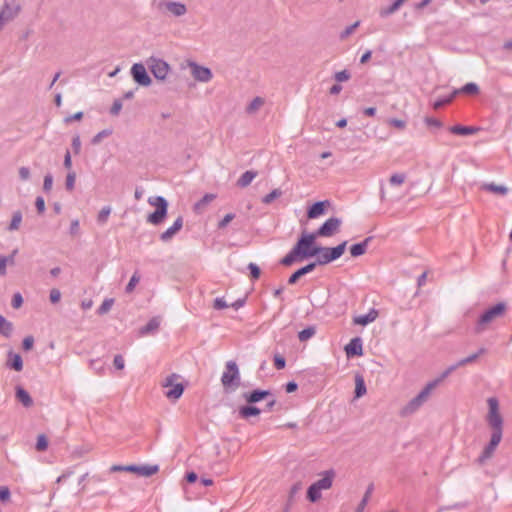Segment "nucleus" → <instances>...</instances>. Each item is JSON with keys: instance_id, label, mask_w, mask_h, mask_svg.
<instances>
[{"instance_id": "56", "label": "nucleus", "mask_w": 512, "mask_h": 512, "mask_svg": "<svg viewBox=\"0 0 512 512\" xmlns=\"http://www.w3.org/2000/svg\"><path fill=\"white\" fill-rule=\"evenodd\" d=\"M248 269L250 271V275L253 280H256L260 277V273H261L260 268L255 263H249Z\"/></svg>"}, {"instance_id": "35", "label": "nucleus", "mask_w": 512, "mask_h": 512, "mask_svg": "<svg viewBox=\"0 0 512 512\" xmlns=\"http://www.w3.org/2000/svg\"><path fill=\"white\" fill-rule=\"evenodd\" d=\"M260 412L261 410L258 407L252 405L242 406L239 409V414L242 418L257 416L260 414Z\"/></svg>"}, {"instance_id": "24", "label": "nucleus", "mask_w": 512, "mask_h": 512, "mask_svg": "<svg viewBox=\"0 0 512 512\" xmlns=\"http://www.w3.org/2000/svg\"><path fill=\"white\" fill-rule=\"evenodd\" d=\"M378 311L374 308L370 309L367 314L359 315L354 318V323L357 325L366 326L376 320Z\"/></svg>"}, {"instance_id": "26", "label": "nucleus", "mask_w": 512, "mask_h": 512, "mask_svg": "<svg viewBox=\"0 0 512 512\" xmlns=\"http://www.w3.org/2000/svg\"><path fill=\"white\" fill-rule=\"evenodd\" d=\"M16 398L26 408L33 405V399L30 394L21 386L16 387Z\"/></svg>"}, {"instance_id": "40", "label": "nucleus", "mask_w": 512, "mask_h": 512, "mask_svg": "<svg viewBox=\"0 0 512 512\" xmlns=\"http://www.w3.org/2000/svg\"><path fill=\"white\" fill-rule=\"evenodd\" d=\"M454 98H455V95H454V92L452 91V93L450 95H448L446 97H441V98H438L437 100H435L432 103V107H433V109L438 110V109L442 108L443 106L450 104Z\"/></svg>"}, {"instance_id": "59", "label": "nucleus", "mask_w": 512, "mask_h": 512, "mask_svg": "<svg viewBox=\"0 0 512 512\" xmlns=\"http://www.w3.org/2000/svg\"><path fill=\"white\" fill-rule=\"evenodd\" d=\"M11 496L10 490L7 486H1L0 487V501L2 503H5L9 501Z\"/></svg>"}, {"instance_id": "3", "label": "nucleus", "mask_w": 512, "mask_h": 512, "mask_svg": "<svg viewBox=\"0 0 512 512\" xmlns=\"http://www.w3.org/2000/svg\"><path fill=\"white\" fill-rule=\"evenodd\" d=\"M335 477L334 470L330 469L322 474V478L312 483L307 490V499L315 503L321 498V491L327 490L332 487L333 479Z\"/></svg>"}, {"instance_id": "38", "label": "nucleus", "mask_w": 512, "mask_h": 512, "mask_svg": "<svg viewBox=\"0 0 512 512\" xmlns=\"http://www.w3.org/2000/svg\"><path fill=\"white\" fill-rule=\"evenodd\" d=\"M407 0H395L389 7L380 11L381 17H387L395 13Z\"/></svg>"}, {"instance_id": "16", "label": "nucleus", "mask_w": 512, "mask_h": 512, "mask_svg": "<svg viewBox=\"0 0 512 512\" xmlns=\"http://www.w3.org/2000/svg\"><path fill=\"white\" fill-rule=\"evenodd\" d=\"M502 435L498 433H492L489 443L484 447L482 453L477 459L479 464L485 463L486 460L492 457L497 446L501 442Z\"/></svg>"}, {"instance_id": "42", "label": "nucleus", "mask_w": 512, "mask_h": 512, "mask_svg": "<svg viewBox=\"0 0 512 512\" xmlns=\"http://www.w3.org/2000/svg\"><path fill=\"white\" fill-rule=\"evenodd\" d=\"M22 221V213L20 211H16L13 213L11 222L9 224L8 230L14 231L17 230Z\"/></svg>"}, {"instance_id": "10", "label": "nucleus", "mask_w": 512, "mask_h": 512, "mask_svg": "<svg viewBox=\"0 0 512 512\" xmlns=\"http://www.w3.org/2000/svg\"><path fill=\"white\" fill-rule=\"evenodd\" d=\"M21 11V4L18 0H4L0 10V21L5 24L14 20Z\"/></svg>"}, {"instance_id": "17", "label": "nucleus", "mask_w": 512, "mask_h": 512, "mask_svg": "<svg viewBox=\"0 0 512 512\" xmlns=\"http://www.w3.org/2000/svg\"><path fill=\"white\" fill-rule=\"evenodd\" d=\"M348 357L361 356L363 354V343L360 337H355L345 346Z\"/></svg>"}, {"instance_id": "19", "label": "nucleus", "mask_w": 512, "mask_h": 512, "mask_svg": "<svg viewBox=\"0 0 512 512\" xmlns=\"http://www.w3.org/2000/svg\"><path fill=\"white\" fill-rule=\"evenodd\" d=\"M271 395L272 394L269 390L255 389L251 392L244 393L243 397L247 403L254 404Z\"/></svg>"}, {"instance_id": "39", "label": "nucleus", "mask_w": 512, "mask_h": 512, "mask_svg": "<svg viewBox=\"0 0 512 512\" xmlns=\"http://www.w3.org/2000/svg\"><path fill=\"white\" fill-rule=\"evenodd\" d=\"M366 393V385L362 376L357 375L355 378V397L360 398Z\"/></svg>"}, {"instance_id": "47", "label": "nucleus", "mask_w": 512, "mask_h": 512, "mask_svg": "<svg viewBox=\"0 0 512 512\" xmlns=\"http://www.w3.org/2000/svg\"><path fill=\"white\" fill-rule=\"evenodd\" d=\"M373 489H374L373 484H370L367 487L366 492H365L362 500L360 501V503L357 506L359 508V510H364L365 509V507H366V505H367V503H368V501L370 499V496H371V494L373 492Z\"/></svg>"}, {"instance_id": "52", "label": "nucleus", "mask_w": 512, "mask_h": 512, "mask_svg": "<svg viewBox=\"0 0 512 512\" xmlns=\"http://www.w3.org/2000/svg\"><path fill=\"white\" fill-rule=\"evenodd\" d=\"M52 186H53V176H52V174L47 173L44 176L43 191L45 193H49L51 191V189H52Z\"/></svg>"}, {"instance_id": "20", "label": "nucleus", "mask_w": 512, "mask_h": 512, "mask_svg": "<svg viewBox=\"0 0 512 512\" xmlns=\"http://www.w3.org/2000/svg\"><path fill=\"white\" fill-rule=\"evenodd\" d=\"M6 366L10 369L20 372L23 369V360L20 354L9 351L7 355Z\"/></svg>"}, {"instance_id": "54", "label": "nucleus", "mask_w": 512, "mask_h": 512, "mask_svg": "<svg viewBox=\"0 0 512 512\" xmlns=\"http://www.w3.org/2000/svg\"><path fill=\"white\" fill-rule=\"evenodd\" d=\"M22 304H23V297H22L21 293L16 292L12 297L11 305L14 309H18L22 306Z\"/></svg>"}, {"instance_id": "49", "label": "nucleus", "mask_w": 512, "mask_h": 512, "mask_svg": "<svg viewBox=\"0 0 512 512\" xmlns=\"http://www.w3.org/2000/svg\"><path fill=\"white\" fill-rule=\"evenodd\" d=\"M406 175L404 173H395L391 175L389 182L393 186H399L404 183Z\"/></svg>"}, {"instance_id": "46", "label": "nucleus", "mask_w": 512, "mask_h": 512, "mask_svg": "<svg viewBox=\"0 0 512 512\" xmlns=\"http://www.w3.org/2000/svg\"><path fill=\"white\" fill-rule=\"evenodd\" d=\"M110 213H111V207L104 206L98 213L97 222L102 225L105 224L108 220Z\"/></svg>"}, {"instance_id": "44", "label": "nucleus", "mask_w": 512, "mask_h": 512, "mask_svg": "<svg viewBox=\"0 0 512 512\" xmlns=\"http://www.w3.org/2000/svg\"><path fill=\"white\" fill-rule=\"evenodd\" d=\"M140 281V275L138 271H135L132 277L130 278L128 284L126 285L125 291L126 293H131L135 289L136 285Z\"/></svg>"}, {"instance_id": "9", "label": "nucleus", "mask_w": 512, "mask_h": 512, "mask_svg": "<svg viewBox=\"0 0 512 512\" xmlns=\"http://www.w3.org/2000/svg\"><path fill=\"white\" fill-rule=\"evenodd\" d=\"M179 378L180 376L178 374L172 373L167 376L162 383L164 388H168L164 394L169 400H178L184 392L185 387L182 383H174L175 380H178Z\"/></svg>"}, {"instance_id": "33", "label": "nucleus", "mask_w": 512, "mask_h": 512, "mask_svg": "<svg viewBox=\"0 0 512 512\" xmlns=\"http://www.w3.org/2000/svg\"><path fill=\"white\" fill-rule=\"evenodd\" d=\"M482 189L492 192V193H495V194L502 195V196H504L508 193V188L506 186L497 185L495 183L483 184Z\"/></svg>"}, {"instance_id": "57", "label": "nucleus", "mask_w": 512, "mask_h": 512, "mask_svg": "<svg viewBox=\"0 0 512 512\" xmlns=\"http://www.w3.org/2000/svg\"><path fill=\"white\" fill-rule=\"evenodd\" d=\"M350 73L347 70L336 72L334 78L337 82H344L350 79Z\"/></svg>"}, {"instance_id": "36", "label": "nucleus", "mask_w": 512, "mask_h": 512, "mask_svg": "<svg viewBox=\"0 0 512 512\" xmlns=\"http://www.w3.org/2000/svg\"><path fill=\"white\" fill-rule=\"evenodd\" d=\"M265 101L262 97H255L246 107V113L247 114H255L260 107L264 105Z\"/></svg>"}, {"instance_id": "29", "label": "nucleus", "mask_w": 512, "mask_h": 512, "mask_svg": "<svg viewBox=\"0 0 512 512\" xmlns=\"http://www.w3.org/2000/svg\"><path fill=\"white\" fill-rule=\"evenodd\" d=\"M165 6L174 16H182L187 11L186 6L180 2H166Z\"/></svg>"}, {"instance_id": "43", "label": "nucleus", "mask_w": 512, "mask_h": 512, "mask_svg": "<svg viewBox=\"0 0 512 512\" xmlns=\"http://www.w3.org/2000/svg\"><path fill=\"white\" fill-rule=\"evenodd\" d=\"M113 304H114V299H112V298L105 299L102 302V304L99 306V308L97 309V313L99 315L106 314L107 312L110 311V309L112 308Z\"/></svg>"}, {"instance_id": "51", "label": "nucleus", "mask_w": 512, "mask_h": 512, "mask_svg": "<svg viewBox=\"0 0 512 512\" xmlns=\"http://www.w3.org/2000/svg\"><path fill=\"white\" fill-rule=\"evenodd\" d=\"M76 174L70 171L66 176L65 187L68 191H72L75 186Z\"/></svg>"}, {"instance_id": "1", "label": "nucleus", "mask_w": 512, "mask_h": 512, "mask_svg": "<svg viewBox=\"0 0 512 512\" xmlns=\"http://www.w3.org/2000/svg\"><path fill=\"white\" fill-rule=\"evenodd\" d=\"M443 380L444 379H442V376L440 375L438 378L427 383L426 386L400 410V416L407 417L418 411L428 400L432 390L435 389Z\"/></svg>"}, {"instance_id": "50", "label": "nucleus", "mask_w": 512, "mask_h": 512, "mask_svg": "<svg viewBox=\"0 0 512 512\" xmlns=\"http://www.w3.org/2000/svg\"><path fill=\"white\" fill-rule=\"evenodd\" d=\"M48 447V440L46 438V436L44 434H40L38 437H37V442H36V450L37 451H45Z\"/></svg>"}, {"instance_id": "11", "label": "nucleus", "mask_w": 512, "mask_h": 512, "mask_svg": "<svg viewBox=\"0 0 512 512\" xmlns=\"http://www.w3.org/2000/svg\"><path fill=\"white\" fill-rule=\"evenodd\" d=\"M147 65L153 76L158 80H164L170 70V66L166 61L155 57H150L147 60Z\"/></svg>"}, {"instance_id": "45", "label": "nucleus", "mask_w": 512, "mask_h": 512, "mask_svg": "<svg viewBox=\"0 0 512 512\" xmlns=\"http://www.w3.org/2000/svg\"><path fill=\"white\" fill-rule=\"evenodd\" d=\"M283 192L280 189H273L270 193L262 198L264 204L272 203L276 198L280 197Z\"/></svg>"}, {"instance_id": "28", "label": "nucleus", "mask_w": 512, "mask_h": 512, "mask_svg": "<svg viewBox=\"0 0 512 512\" xmlns=\"http://www.w3.org/2000/svg\"><path fill=\"white\" fill-rule=\"evenodd\" d=\"M478 131L477 127L473 126H462V125H454L450 127V132L455 135H472L475 134Z\"/></svg>"}, {"instance_id": "58", "label": "nucleus", "mask_w": 512, "mask_h": 512, "mask_svg": "<svg viewBox=\"0 0 512 512\" xmlns=\"http://www.w3.org/2000/svg\"><path fill=\"white\" fill-rule=\"evenodd\" d=\"M359 26V22H355L354 24L346 27L340 34L341 39L347 38L349 35H351L354 30Z\"/></svg>"}, {"instance_id": "37", "label": "nucleus", "mask_w": 512, "mask_h": 512, "mask_svg": "<svg viewBox=\"0 0 512 512\" xmlns=\"http://www.w3.org/2000/svg\"><path fill=\"white\" fill-rule=\"evenodd\" d=\"M159 470L158 465H138L139 476L149 477L157 473Z\"/></svg>"}, {"instance_id": "63", "label": "nucleus", "mask_w": 512, "mask_h": 512, "mask_svg": "<svg viewBox=\"0 0 512 512\" xmlns=\"http://www.w3.org/2000/svg\"><path fill=\"white\" fill-rule=\"evenodd\" d=\"M424 121H425L426 125L429 127H435V128L442 127L441 121L434 117H426Z\"/></svg>"}, {"instance_id": "18", "label": "nucleus", "mask_w": 512, "mask_h": 512, "mask_svg": "<svg viewBox=\"0 0 512 512\" xmlns=\"http://www.w3.org/2000/svg\"><path fill=\"white\" fill-rule=\"evenodd\" d=\"M183 227V218L179 216L172 226L160 234V240L163 242H169L176 233H178Z\"/></svg>"}, {"instance_id": "2", "label": "nucleus", "mask_w": 512, "mask_h": 512, "mask_svg": "<svg viewBox=\"0 0 512 512\" xmlns=\"http://www.w3.org/2000/svg\"><path fill=\"white\" fill-rule=\"evenodd\" d=\"M507 306L503 302H499L494 306L485 310L478 318L475 324V332L480 334L487 330L489 324L495 319L502 317L506 312Z\"/></svg>"}, {"instance_id": "41", "label": "nucleus", "mask_w": 512, "mask_h": 512, "mask_svg": "<svg viewBox=\"0 0 512 512\" xmlns=\"http://www.w3.org/2000/svg\"><path fill=\"white\" fill-rule=\"evenodd\" d=\"M316 333V329L314 326H309L298 333V338L301 342H305L308 339L312 338Z\"/></svg>"}, {"instance_id": "6", "label": "nucleus", "mask_w": 512, "mask_h": 512, "mask_svg": "<svg viewBox=\"0 0 512 512\" xmlns=\"http://www.w3.org/2000/svg\"><path fill=\"white\" fill-rule=\"evenodd\" d=\"M150 205L156 207L155 211L148 215L147 221L153 225L161 224L167 216L168 202L162 196L150 197Z\"/></svg>"}, {"instance_id": "4", "label": "nucleus", "mask_w": 512, "mask_h": 512, "mask_svg": "<svg viewBox=\"0 0 512 512\" xmlns=\"http://www.w3.org/2000/svg\"><path fill=\"white\" fill-rule=\"evenodd\" d=\"M240 372L235 361L226 362L225 370L221 376V383L225 389L236 390L240 386Z\"/></svg>"}, {"instance_id": "48", "label": "nucleus", "mask_w": 512, "mask_h": 512, "mask_svg": "<svg viewBox=\"0 0 512 512\" xmlns=\"http://www.w3.org/2000/svg\"><path fill=\"white\" fill-rule=\"evenodd\" d=\"M112 134V130L111 129H104L100 132H98L91 140V143L96 145L98 143H100L102 141V139L110 136Z\"/></svg>"}, {"instance_id": "61", "label": "nucleus", "mask_w": 512, "mask_h": 512, "mask_svg": "<svg viewBox=\"0 0 512 512\" xmlns=\"http://www.w3.org/2000/svg\"><path fill=\"white\" fill-rule=\"evenodd\" d=\"M388 123H389V125L397 128V129H401V130L406 127V122L404 120L397 119V118L389 119Z\"/></svg>"}, {"instance_id": "60", "label": "nucleus", "mask_w": 512, "mask_h": 512, "mask_svg": "<svg viewBox=\"0 0 512 512\" xmlns=\"http://www.w3.org/2000/svg\"><path fill=\"white\" fill-rule=\"evenodd\" d=\"M79 231H80V223H79V220L78 219H74L71 221V224H70V228H69V233L72 235V236H76L79 234Z\"/></svg>"}, {"instance_id": "5", "label": "nucleus", "mask_w": 512, "mask_h": 512, "mask_svg": "<svg viewBox=\"0 0 512 512\" xmlns=\"http://www.w3.org/2000/svg\"><path fill=\"white\" fill-rule=\"evenodd\" d=\"M346 245L347 241H343L336 247H319V254L316 255L317 259L314 263H317V265H326L337 260L343 255Z\"/></svg>"}, {"instance_id": "25", "label": "nucleus", "mask_w": 512, "mask_h": 512, "mask_svg": "<svg viewBox=\"0 0 512 512\" xmlns=\"http://www.w3.org/2000/svg\"><path fill=\"white\" fill-rule=\"evenodd\" d=\"M479 91H480L479 86L476 83H474V82L466 83L461 88L453 90L455 97L458 94H465V95L474 96V95H477L479 93Z\"/></svg>"}, {"instance_id": "32", "label": "nucleus", "mask_w": 512, "mask_h": 512, "mask_svg": "<svg viewBox=\"0 0 512 512\" xmlns=\"http://www.w3.org/2000/svg\"><path fill=\"white\" fill-rule=\"evenodd\" d=\"M13 331V324L0 314V335L9 338Z\"/></svg>"}, {"instance_id": "30", "label": "nucleus", "mask_w": 512, "mask_h": 512, "mask_svg": "<svg viewBox=\"0 0 512 512\" xmlns=\"http://www.w3.org/2000/svg\"><path fill=\"white\" fill-rule=\"evenodd\" d=\"M17 249L13 250V252L11 253V255L9 256H0V275L1 276H5L7 271H6V266L7 264H11L13 265L14 262H15V255L17 254Z\"/></svg>"}, {"instance_id": "15", "label": "nucleus", "mask_w": 512, "mask_h": 512, "mask_svg": "<svg viewBox=\"0 0 512 512\" xmlns=\"http://www.w3.org/2000/svg\"><path fill=\"white\" fill-rule=\"evenodd\" d=\"M486 352L485 348H480L476 353L471 354L461 360H459L457 363L450 365L447 369H445L442 373V379H446L452 372H454L457 368L470 364L474 361H476L481 355H483Z\"/></svg>"}, {"instance_id": "62", "label": "nucleus", "mask_w": 512, "mask_h": 512, "mask_svg": "<svg viewBox=\"0 0 512 512\" xmlns=\"http://www.w3.org/2000/svg\"><path fill=\"white\" fill-rule=\"evenodd\" d=\"M113 364L116 369L122 370L125 367V361L122 355L118 354L114 356Z\"/></svg>"}, {"instance_id": "14", "label": "nucleus", "mask_w": 512, "mask_h": 512, "mask_svg": "<svg viewBox=\"0 0 512 512\" xmlns=\"http://www.w3.org/2000/svg\"><path fill=\"white\" fill-rule=\"evenodd\" d=\"M133 80L140 86L147 87L151 84V78L142 63H135L131 67Z\"/></svg>"}, {"instance_id": "53", "label": "nucleus", "mask_w": 512, "mask_h": 512, "mask_svg": "<svg viewBox=\"0 0 512 512\" xmlns=\"http://www.w3.org/2000/svg\"><path fill=\"white\" fill-rule=\"evenodd\" d=\"M235 218L234 213H228L226 214L218 223L217 227L218 229L225 228L233 219Z\"/></svg>"}, {"instance_id": "34", "label": "nucleus", "mask_w": 512, "mask_h": 512, "mask_svg": "<svg viewBox=\"0 0 512 512\" xmlns=\"http://www.w3.org/2000/svg\"><path fill=\"white\" fill-rule=\"evenodd\" d=\"M298 257H301V254L298 251V248L293 247L292 250L280 260V264L284 266H290L297 260Z\"/></svg>"}, {"instance_id": "31", "label": "nucleus", "mask_w": 512, "mask_h": 512, "mask_svg": "<svg viewBox=\"0 0 512 512\" xmlns=\"http://www.w3.org/2000/svg\"><path fill=\"white\" fill-rule=\"evenodd\" d=\"M257 176L256 171H246L244 172L240 178L237 180V185L241 188H245L254 180V178Z\"/></svg>"}, {"instance_id": "22", "label": "nucleus", "mask_w": 512, "mask_h": 512, "mask_svg": "<svg viewBox=\"0 0 512 512\" xmlns=\"http://www.w3.org/2000/svg\"><path fill=\"white\" fill-rule=\"evenodd\" d=\"M329 205L328 201H318L312 204L307 210V217L315 219L325 212V207Z\"/></svg>"}, {"instance_id": "13", "label": "nucleus", "mask_w": 512, "mask_h": 512, "mask_svg": "<svg viewBox=\"0 0 512 512\" xmlns=\"http://www.w3.org/2000/svg\"><path fill=\"white\" fill-rule=\"evenodd\" d=\"M341 225V219L337 217H331L327 219L316 232L317 237H330L336 233Z\"/></svg>"}, {"instance_id": "27", "label": "nucleus", "mask_w": 512, "mask_h": 512, "mask_svg": "<svg viewBox=\"0 0 512 512\" xmlns=\"http://www.w3.org/2000/svg\"><path fill=\"white\" fill-rule=\"evenodd\" d=\"M160 326V320L158 317H153L150 319L146 325L142 326L140 328V334L141 335H148L151 333H154L158 330Z\"/></svg>"}, {"instance_id": "21", "label": "nucleus", "mask_w": 512, "mask_h": 512, "mask_svg": "<svg viewBox=\"0 0 512 512\" xmlns=\"http://www.w3.org/2000/svg\"><path fill=\"white\" fill-rule=\"evenodd\" d=\"M316 266H317V263L311 262V263L299 268L298 270H296L294 273L291 274V276L288 279V284H290V285L295 284L300 277L312 272Z\"/></svg>"}, {"instance_id": "12", "label": "nucleus", "mask_w": 512, "mask_h": 512, "mask_svg": "<svg viewBox=\"0 0 512 512\" xmlns=\"http://www.w3.org/2000/svg\"><path fill=\"white\" fill-rule=\"evenodd\" d=\"M188 66L190 68L191 75L196 81L207 83L211 81V79L213 78L212 71L208 67L199 65L198 63L193 61H190L188 63Z\"/></svg>"}, {"instance_id": "8", "label": "nucleus", "mask_w": 512, "mask_h": 512, "mask_svg": "<svg viewBox=\"0 0 512 512\" xmlns=\"http://www.w3.org/2000/svg\"><path fill=\"white\" fill-rule=\"evenodd\" d=\"M489 412L487 421L492 428V433H498L502 435L503 419L499 413V403L494 397L488 399Z\"/></svg>"}, {"instance_id": "64", "label": "nucleus", "mask_w": 512, "mask_h": 512, "mask_svg": "<svg viewBox=\"0 0 512 512\" xmlns=\"http://www.w3.org/2000/svg\"><path fill=\"white\" fill-rule=\"evenodd\" d=\"M35 206L38 213L42 214L45 211V201L42 196H38L35 200Z\"/></svg>"}, {"instance_id": "23", "label": "nucleus", "mask_w": 512, "mask_h": 512, "mask_svg": "<svg viewBox=\"0 0 512 512\" xmlns=\"http://www.w3.org/2000/svg\"><path fill=\"white\" fill-rule=\"evenodd\" d=\"M372 237L365 238L362 242L353 244L350 247V254L352 257H359L366 253L369 243L371 242Z\"/></svg>"}, {"instance_id": "55", "label": "nucleus", "mask_w": 512, "mask_h": 512, "mask_svg": "<svg viewBox=\"0 0 512 512\" xmlns=\"http://www.w3.org/2000/svg\"><path fill=\"white\" fill-rule=\"evenodd\" d=\"M274 366L277 370H282L286 366V360L283 356L276 354L274 356Z\"/></svg>"}, {"instance_id": "7", "label": "nucleus", "mask_w": 512, "mask_h": 512, "mask_svg": "<svg viewBox=\"0 0 512 512\" xmlns=\"http://www.w3.org/2000/svg\"><path fill=\"white\" fill-rule=\"evenodd\" d=\"M316 238L315 233H306L298 239L294 247L298 248L302 258L314 257L319 254V247L314 245Z\"/></svg>"}]
</instances>
